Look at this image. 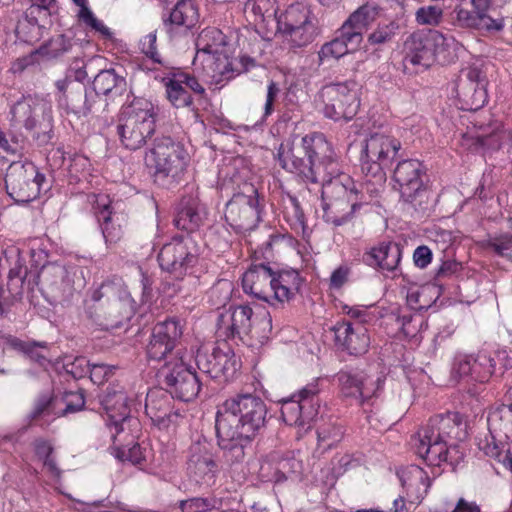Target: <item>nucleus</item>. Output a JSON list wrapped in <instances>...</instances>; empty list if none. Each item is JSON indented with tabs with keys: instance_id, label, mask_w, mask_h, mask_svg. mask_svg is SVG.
Wrapping results in <instances>:
<instances>
[{
	"instance_id": "42",
	"label": "nucleus",
	"mask_w": 512,
	"mask_h": 512,
	"mask_svg": "<svg viewBox=\"0 0 512 512\" xmlns=\"http://www.w3.org/2000/svg\"><path fill=\"white\" fill-rule=\"evenodd\" d=\"M204 217V207L196 200H188L182 202L175 222L178 228L193 231L200 226Z\"/></svg>"
},
{
	"instance_id": "54",
	"label": "nucleus",
	"mask_w": 512,
	"mask_h": 512,
	"mask_svg": "<svg viewBox=\"0 0 512 512\" xmlns=\"http://www.w3.org/2000/svg\"><path fill=\"white\" fill-rule=\"evenodd\" d=\"M153 332L157 334V337H162L165 341L172 342L175 346L176 342L182 335V325L179 320L168 319L161 323H158Z\"/></svg>"
},
{
	"instance_id": "6",
	"label": "nucleus",
	"mask_w": 512,
	"mask_h": 512,
	"mask_svg": "<svg viewBox=\"0 0 512 512\" xmlns=\"http://www.w3.org/2000/svg\"><path fill=\"white\" fill-rule=\"evenodd\" d=\"M275 20L277 33L289 48L305 47L316 35V17L311 8L304 3L291 4L278 14Z\"/></svg>"
},
{
	"instance_id": "30",
	"label": "nucleus",
	"mask_w": 512,
	"mask_h": 512,
	"mask_svg": "<svg viewBox=\"0 0 512 512\" xmlns=\"http://www.w3.org/2000/svg\"><path fill=\"white\" fill-rule=\"evenodd\" d=\"M91 300L99 303L101 308L107 306L109 316H116V313L129 304V297L121 280L102 283L92 291Z\"/></svg>"
},
{
	"instance_id": "10",
	"label": "nucleus",
	"mask_w": 512,
	"mask_h": 512,
	"mask_svg": "<svg viewBox=\"0 0 512 512\" xmlns=\"http://www.w3.org/2000/svg\"><path fill=\"white\" fill-rule=\"evenodd\" d=\"M187 357H171L160 370L170 394L184 402L195 399L200 391V380Z\"/></svg>"
},
{
	"instance_id": "7",
	"label": "nucleus",
	"mask_w": 512,
	"mask_h": 512,
	"mask_svg": "<svg viewBox=\"0 0 512 512\" xmlns=\"http://www.w3.org/2000/svg\"><path fill=\"white\" fill-rule=\"evenodd\" d=\"M400 148V141L390 134L384 131L371 133L362 145V170L371 173L375 183L381 186L385 180L383 169L392 164Z\"/></svg>"
},
{
	"instance_id": "16",
	"label": "nucleus",
	"mask_w": 512,
	"mask_h": 512,
	"mask_svg": "<svg viewBox=\"0 0 512 512\" xmlns=\"http://www.w3.org/2000/svg\"><path fill=\"white\" fill-rule=\"evenodd\" d=\"M493 0H470L472 10L461 6L454 9V24L462 29L497 32L503 29L502 18H493L489 14Z\"/></svg>"
},
{
	"instance_id": "33",
	"label": "nucleus",
	"mask_w": 512,
	"mask_h": 512,
	"mask_svg": "<svg viewBox=\"0 0 512 512\" xmlns=\"http://www.w3.org/2000/svg\"><path fill=\"white\" fill-rule=\"evenodd\" d=\"M401 260V249L396 244H380L372 248L366 254L368 265L381 270L386 276H397L398 266Z\"/></svg>"
},
{
	"instance_id": "64",
	"label": "nucleus",
	"mask_w": 512,
	"mask_h": 512,
	"mask_svg": "<svg viewBox=\"0 0 512 512\" xmlns=\"http://www.w3.org/2000/svg\"><path fill=\"white\" fill-rule=\"evenodd\" d=\"M445 506L449 508L451 512H481L480 505L464 497H460L454 505L449 501H445Z\"/></svg>"
},
{
	"instance_id": "3",
	"label": "nucleus",
	"mask_w": 512,
	"mask_h": 512,
	"mask_svg": "<svg viewBox=\"0 0 512 512\" xmlns=\"http://www.w3.org/2000/svg\"><path fill=\"white\" fill-rule=\"evenodd\" d=\"M266 416V404L259 396L239 394L218 406L215 425H227L244 439L252 440L265 427Z\"/></svg>"
},
{
	"instance_id": "9",
	"label": "nucleus",
	"mask_w": 512,
	"mask_h": 512,
	"mask_svg": "<svg viewBox=\"0 0 512 512\" xmlns=\"http://www.w3.org/2000/svg\"><path fill=\"white\" fill-rule=\"evenodd\" d=\"M319 392V380L316 379L304 386L291 398L283 399L281 401L283 421L290 426L298 427L305 432L308 431L318 415Z\"/></svg>"
},
{
	"instance_id": "25",
	"label": "nucleus",
	"mask_w": 512,
	"mask_h": 512,
	"mask_svg": "<svg viewBox=\"0 0 512 512\" xmlns=\"http://www.w3.org/2000/svg\"><path fill=\"white\" fill-rule=\"evenodd\" d=\"M187 470L197 483L210 484L215 477L217 464L209 451V444L197 441L190 446Z\"/></svg>"
},
{
	"instance_id": "18",
	"label": "nucleus",
	"mask_w": 512,
	"mask_h": 512,
	"mask_svg": "<svg viewBox=\"0 0 512 512\" xmlns=\"http://www.w3.org/2000/svg\"><path fill=\"white\" fill-rule=\"evenodd\" d=\"M10 115L13 126H22L27 130H33L41 121L49 122L51 120V108L45 100L39 97L26 96L11 107Z\"/></svg>"
},
{
	"instance_id": "32",
	"label": "nucleus",
	"mask_w": 512,
	"mask_h": 512,
	"mask_svg": "<svg viewBox=\"0 0 512 512\" xmlns=\"http://www.w3.org/2000/svg\"><path fill=\"white\" fill-rule=\"evenodd\" d=\"M402 487L411 503H419L426 496L430 487L428 474L419 466L411 465L399 473Z\"/></svg>"
},
{
	"instance_id": "62",
	"label": "nucleus",
	"mask_w": 512,
	"mask_h": 512,
	"mask_svg": "<svg viewBox=\"0 0 512 512\" xmlns=\"http://www.w3.org/2000/svg\"><path fill=\"white\" fill-rule=\"evenodd\" d=\"M481 449L487 456L497 459L505 468L512 472V456L508 451H503L495 443H486Z\"/></svg>"
},
{
	"instance_id": "49",
	"label": "nucleus",
	"mask_w": 512,
	"mask_h": 512,
	"mask_svg": "<svg viewBox=\"0 0 512 512\" xmlns=\"http://www.w3.org/2000/svg\"><path fill=\"white\" fill-rule=\"evenodd\" d=\"M124 85V78L118 76L113 69L100 71L93 81L95 92L102 95H108L114 90H121Z\"/></svg>"
},
{
	"instance_id": "44",
	"label": "nucleus",
	"mask_w": 512,
	"mask_h": 512,
	"mask_svg": "<svg viewBox=\"0 0 512 512\" xmlns=\"http://www.w3.org/2000/svg\"><path fill=\"white\" fill-rule=\"evenodd\" d=\"M36 15L37 14L31 15V12L27 11L26 14L18 20L15 33L19 41L34 44L43 36V27L38 24Z\"/></svg>"
},
{
	"instance_id": "58",
	"label": "nucleus",
	"mask_w": 512,
	"mask_h": 512,
	"mask_svg": "<svg viewBox=\"0 0 512 512\" xmlns=\"http://www.w3.org/2000/svg\"><path fill=\"white\" fill-rule=\"evenodd\" d=\"M90 372V379L93 383L101 385L114 375L116 366L106 365L103 363H90L86 362Z\"/></svg>"
},
{
	"instance_id": "34",
	"label": "nucleus",
	"mask_w": 512,
	"mask_h": 512,
	"mask_svg": "<svg viewBox=\"0 0 512 512\" xmlns=\"http://www.w3.org/2000/svg\"><path fill=\"white\" fill-rule=\"evenodd\" d=\"M508 405H500L490 410L487 425L493 439L504 437L512 442V386L506 393Z\"/></svg>"
},
{
	"instance_id": "52",
	"label": "nucleus",
	"mask_w": 512,
	"mask_h": 512,
	"mask_svg": "<svg viewBox=\"0 0 512 512\" xmlns=\"http://www.w3.org/2000/svg\"><path fill=\"white\" fill-rule=\"evenodd\" d=\"M444 16V10L440 5H425L415 12V21L423 26H438Z\"/></svg>"
},
{
	"instance_id": "1",
	"label": "nucleus",
	"mask_w": 512,
	"mask_h": 512,
	"mask_svg": "<svg viewBox=\"0 0 512 512\" xmlns=\"http://www.w3.org/2000/svg\"><path fill=\"white\" fill-rule=\"evenodd\" d=\"M277 160L287 172L305 183H322L323 218L334 226L350 223L367 202L354 180L338 173V163L331 143L322 133L282 142Z\"/></svg>"
},
{
	"instance_id": "48",
	"label": "nucleus",
	"mask_w": 512,
	"mask_h": 512,
	"mask_svg": "<svg viewBox=\"0 0 512 512\" xmlns=\"http://www.w3.org/2000/svg\"><path fill=\"white\" fill-rule=\"evenodd\" d=\"M72 47L71 39L59 34L52 37L47 43L40 46L34 53L45 60L58 58L68 52Z\"/></svg>"
},
{
	"instance_id": "41",
	"label": "nucleus",
	"mask_w": 512,
	"mask_h": 512,
	"mask_svg": "<svg viewBox=\"0 0 512 512\" xmlns=\"http://www.w3.org/2000/svg\"><path fill=\"white\" fill-rule=\"evenodd\" d=\"M212 359L215 360L212 368V378L223 377L225 380H229L235 375L238 369V361L234 352L229 347L214 348V357Z\"/></svg>"
},
{
	"instance_id": "17",
	"label": "nucleus",
	"mask_w": 512,
	"mask_h": 512,
	"mask_svg": "<svg viewBox=\"0 0 512 512\" xmlns=\"http://www.w3.org/2000/svg\"><path fill=\"white\" fill-rule=\"evenodd\" d=\"M429 31L412 33L404 42L403 64L406 70L422 72L434 64V35Z\"/></svg>"
},
{
	"instance_id": "40",
	"label": "nucleus",
	"mask_w": 512,
	"mask_h": 512,
	"mask_svg": "<svg viewBox=\"0 0 512 512\" xmlns=\"http://www.w3.org/2000/svg\"><path fill=\"white\" fill-rule=\"evenodd\" d=\"M169 404L167 395L162 390H150L145 400L146 415L159 428L167 426Z\"/></svg>"
},
{
	"instance_id": "5",
	"label": "nucleus",
	"mask_w": 512,
	"mask_h": 512,
	"mask_svg": "<svg viewBox=\"0 0 512 512\" xmlns=\"http://www.w3.org/2000/svg\"><path fill=\"white\" fill-rule=\"evenodd\" d=\"M122 115L118 125L122 145L129 150L143 147L155 132L156 111L153 103L136 98L124 108Z\"/></svg>"
},
{
	"instance_id": "36",
	"label": "nucleus",
	"mask_w": 512,
	"mask_h": 512,
	"mask_svg": "<svg viewBox=\"0 0 512 512\" xmlns=\"http://www.w3.org/2000/svg\"><path fill=\"white\" fill-rule=\"evenodd\" d=\"M129 429L125 428V432H111L113 446L111 453L121 461H129L133 464H139L144 460L142 449L138 443L135 442L138 438L139 432L135 436L127 437Z\"/></svg>"
},
{
	"instance_id": "11",
	"label": "nucleus",
	"mask_w": 512,
	"mask_h": 512,
	"mask_svg": "<svg viewBox=\"0 0 512 512\" xmlns=\"http://www.w3.org/2000/svg\"><path fill=\"white\" fill-rule=\"evenodd\" d=\"M200 247L191 236L175 237L159 252L158 261L163 270L176 277L186 275L198 262Z\"/></svg>"
},
{
	"instance_id": "56",
	"label": "nucleus",
	"mask_w": 512,
	"mask_h": 512,
	"mask_svg": "<svg viewBox=\"0 0 512 512\" xmlns=\"http://www.w3.org/2000/svg\"><path fill=\"white\" fill-rule=\"evenodd\" d=\"M318 443L324 449L331 448L343 437L342 427L335 424H325L318 428Z\"/></svg>"
},
{
	"instance_id": "57",
	"label": "nucleus",
	"mask_w": 512,
	"mask_h": 512,
	"mask_svg": "<svg viewBox=\"0 0 512 512\" xmlns=\"http://www.w3.org/2000/svg\"><path fill=\"white\" fill-rule=\"evenodd\" d=\"M398 27V24L394 21L379 24L368 36L369 43L372 45H380L391 41L396 35Z\"/></svg>"
},
{
	"instance_id": "35",
	"label": "nucleus",
	"mask_w": 512,
	"mask_h": 512,
	"mask_svg": "<svg viewBox=\"0 0 512 512\" xmlns=\"http://www.w3.org/2000/svg\"><path fill=\"white\" fill-rule=\"evenodd\" d=\"M196 54L193 61L209 60L210 55L227 51L226 36L215 27L203 29L196 38Z\"/></svg>"
},
{
	"instance_id": "23",
	"label": "nucleus",
	"mask_w": 512,
	"mask_h": 512,
	"mask_svg": "<svg viewBox=\"0 0 512 512\" xmlns=\"http://www.w3.org/2000/svg\"><path fill=\"white\" fill-rule=\"evenodd\" d=\"M459 96L467 109L478 110L487 102V80L480 67L472 65L463 71Z\"/></svg>"
},
{
	"instance_id": "24",
	"label": "nucleus",
	"mask_w": 512,
	"mask_h": 512,
	"mask_svg": "<svg viewBox=\"0 0 512 512\" xmlns=\"http://www.w3.org/2000/svg\"><path fill=\"white\" fill-rule=\"evenodd\" d=\"M199 22V11L193 0H181L164 21L166 33L171 40L187 36Z\"/></svg>"
},
{
	"instance_id": "46",
	"label": "nucleus",
	"mask_w": 512,
	"mask_h": 512,
	"mask_svg": "<svg viewBox=\"0 0 512 512\" xmlns=\"http://www.w3.org/2000/svg\"><path fill=\"white\" fill-rule=\"evenodd\" d=\"M53 158L62 159V165L68 171L71 179L75 181H80L81 177L85 175L90 166V162L87 157L80 154H74L66 158L64 151L61 149H56L53 152Z\"/></svg>"
},
{
	"instance_id": "39",
	"label": "nucleus",
	"mask_w": 512,
	"mask_h": 512,
	"mask_svg": "<svg viewBox=\"0 0 512 512\" xmlns=\"http://www.w3.org/2000/svg\"><path fill=\"white\" fill-rule=\"evenodd\" d=\"M441 295V289L435 284H413L406 291L407 305L413 310L428 309Z\"/></svg>"
},
{
	"instance_id": "47",
	"label": "nucleus",
	"mask_w": 512,
	"mask_h": 512,
	"mask_svg": "<svg viewBox=\"0 0 512 512\" xmlns=\"http://www.w3.org/2000/svg\"><path fill=\"white\" fill-rule=\"evenodd\" d=\"M165 87L167 98L174 107L183 108L192 104L193 100L190 92L185 88L176 74L167 79Z\"/></svg>"
},
{
	"instance_id": "4",
	"label": "nucleus",
	"mask_w": 512,
	"mask_h": 512,
	"mask_svg": "<svg viewBox=\"0 0 512 512\" xmlns=\"http://www.w3.org/2000/svg\"><path fill=\"white\" fill-rule=\"evenodd\" d=\"M144 159L154 182L170 188L183 179L190 155L182 143L170 137H161L155 139Z\"/></svg>"
},
{
	"instance_id": "28",
	"label": "nucleus",
	"mask_w": 512,
	"mask_h": 512,
	"mask_svg": "<svg viewBox=\"0 0 512 512\" xmlns=\"http://www.w3.org/2000/svg\"><path fill=\"white\" fill-rule=\"evenodd\" d=\"M93 197V207L98 221L101 223L106 243L117 242L122 236V230L119 224L115 225L120 220V215L115 211L116 207L106 194L94 195Z\"/></svg>"
},
{
	"instance_id": "21",
	"label": "nucleus",
	"mask_w": 512,
	"mask_h": 512,
	"mask_svg": "<svg viewBox=\"0 0 512 512\" xmlns=\"http://www.w3.org/2000/svg\"><path fill=\"white\" fill-rule=\"evenodd\" d=\"M303 284V278L295 269H283L273 272L268 304L283 308L296 298Z\"/></svg>"
},
{
	"instance_id": "12",
	"label": "nucleus",
	"mask_w": 512,
	"mask_h": 512,
	"mask_svg": "<svg viewBox=\"0 0 512 512\" xmlns=\"http://www.w3.org/2000/svg\"><path fill=\"white\" fill-rule=\"evenodd\" d=\"M44 179L33 163H13L6 174L5 184L11 198L27 203L38 197Z\"/></svg>"
},
{
	"instance_id": "63",
	"label": "nucleus",
	"mask_w": 512,
	"mask_h": 512,
	"mask_svg": "<svg viewBox=\"0 0 512 512\" xmlns=\"http://www.w3.org/2000/svg\"><path fill=\"white\" fill-rule=\"evenodd\" d=\"M214 357V349L211 353L205 351L204 349H199L197 351V354L195 356V362L198 367V369L208 374L212 378V368L215 364V360L212 359Z\"/></svg>"
},
{
	"instance_id": "19",
	"label": "nucleus",
	"mask_w": 512,
	"mask_h": 512,
	"mask_svg": "<svg viewBox=\"0 0 512 512\" xmlns=\"http://www.w3.org/2000/svg\"><path fill=\"white\" fill-rule=\"evenodd\" d=\"M423 173V165L418 160H404L397 164L393 179L403 201L412 203L423 192Z\"/></svg>"
},
{
	"instance_id": "61",
	"label": "nucleus",
	"mask_w": 512,
	"mask_h": 512,
	"mask_svg": "<svg viewBox=\"0 0 512 512\" xmlns=\"http://www.w3.org/2000/svg\"><path fill=\"white\" fill-rule=\"evenodd\" d=\"M15 346H19L25 353H27L32 359L44 365L48 361V352L46 346L40 343H14Z\"/></svg>"
},
{
	"instance_id": "22",
	"label": "nucleus",
	"mask_w": 512,
	"mask_h": 512,
	"mask_svg": "<svg viewBox=\"0 0 512 512\" xmlns=\"http://www.w3.org/2000/svg\"><path fill=\"white\" fill-rule=\"evenodd\" d=\"M337 380L343 396L361 402L375 395L382 383L380 377L373 378L363 371H341L337 375Z\"/></svg>"
},
{
	"instance_id": "15",
	"label": "nucleus",
	"mask_w": 512,
	"mask_h": 512,
	"mask_svg": "<svg viewBox=\"0 0 512 512\" xmlns=\"http://www.w3.org/2000/svg\"><path fill=\"white\" fill-rule=\"evenodd\" d=\"M218 445L222 450L223 463L229 468L230 473H236V481L240 484L247 475V468L244 466L245 443L250 440L244 439L243 435L232 431L227 425L220 427L215 425Z\"/></svg>"
},
{
	"instance_id": "29",
	"label": "nucleus",
	"mask_w": 512,
	"mask_h": 512,
	"mask_svg": "<svg viewBox=\"0 0 512 512\" xmlns=\"http://www.w3.org/2000/svg\"><path fill=\"white\" fill-rule=\"evenodd\" d=\"M252 315V308L247 305H240L221 313L217 322V333L224 338H234L241 333H248Z\"/></svg>"
},
{
	"instance_id": "2",
	"label": "nucleus",
	"mask_w": 512,
	"mask_h": 512,
	"mask_svg": "<svg viewBox=\"0 0 512 512\" xmlns=\"http://www.w3.org/2000/svg\"><path fill=\"white\" fill-rule=\"evenodd\" d=\"M467 437L466 423L457 412L433 416L412 438L416 454L429 466L457 465L464 457L458 442Z\"/></svg>"
},
{
	"instance_id": "55",
	"label": "nucleus",
	"mask_w": 512,
	"mask_h": 512,
	"mask_svg": "<svg viewBox=\"0 0 512 512\" xmlns=\"http://www.w3.org/2000/svg\"><path fill=\"white\" fill-rule=\"evenodd\" d=\"M35 454L39 460L43 461L44 466L49 472L56 477L60 476V470L58 469L56 462L51 457L53 447L45 440L39 439L34 442Z\"/></svg>"
},
{
	"instance_id": "31",
	"label": "nucleus",
	"mask_w": 512,
	"mask_h": 512,
	"mask_svg": "<svg viewBox=\"0 0 512 512\" xmlns=\"http://www.w3.org/2000/svg\"><path fill=\"white\" fill-rule=\"evenodd\" d=\"M272 277L273 271L269 266L265 264L253 265L243 274V291L268 303Z\"/></svg>"
},
{
	"instance_id": "43",
	"label": "nucleus",
	"mask_w": 512,
	"mask_h": 512,
	"mask_svg": "<svg viewBox=\"0 0 512 512\" xmlns=\"http://www.w3.org/2000/svg\"><path fill=\"white\" fill-rule=\"evenodd\" d=\"M359 45L360 44L350 43L346 35V31H343V29L340 28L339 36H337L332 41L325 43L321 47L318 56L321 62L330 59H339L347 53L355 51Z\"/></svg>"
},
{
	"instance_id": "14",
	"label": "nucleus",
	"mask_w": 512,
	"mask_h": 512,
	"mask_svg": "<svg viewBox=\"0 0 512 512\" xmlns=\"http://www.w3.org/2000/svg\"><path fill=\"white\" fill-rule=\"evenodd\" d=\"M249 190V194H235L226 204L224 212L226 222L239 231L252 230L260 221L257 190L253 186Z\"/></svg>"
},
{
	"instance_id": "53",
	"label": "nucleus",
	"mask_w": 512,
	"mask_h": 512,
	"mask_svg": "<svg viewBox=\"0 0 512 512\" xmlns=\"http://www.w3.org/2000/svg\"><path fill=\"white\" fill-rule=\"evenodd\" d=\"M76 15L80 22L89 27L91 30L99 33L103 38H112L113 33L111 30L101 20L95 17L89 5L81 10H77Z\"/></svg>"
},
{
	"instance_id": "51",
	"label": "nucleus",
	"mask_w": 512,
	"mask_h": 512,
	"mask_svg": "<svg viewBox=\"0 0 512 512\" xmlns=\"http://www.w3.org/2000/svg\"><path fill=\"white\" fill-rule=\"evenodd\" d=\"M343 313L352 319V323H360L361 325H371L375 323L381 316L380 312L374 305H344Z\"/></svg>"
},
{
	"instance_id": "45",
	"label": "nucleus",
	"mask_w": 512,
	"mask_h": 512,
	"mask_svg": "<svg viewBox=\"0 0 512 512\" xmlns=\"http://www.w3.org/2000/svg\"><path fill=\"white\" fill-rule=\"evenodd\" d=\"M244 12L255 24L276 19L275 0H247Z\"/></svg>"
},
{
	"instance_id": "27",
	"label": "nucleus",
	"mask_w": 512,
	"mask_h": 512,
	"mask_svg": "<svg viewBox=\"0 0 512 512\" xmlns=\"http://www.w3.org/2000/svg\"><path fill=\"white\" fill-rule=\"evenodd\" d=\"M193 65L201 66L207 81L215 88H221L236 75L240 70L234 67L232 59L229 57L228 51L217 55H210L209 60H196Z\"/></svg>"
},
{
	"instance_id": "50",
	"label": "nucleus",
	"mask_w": 512,
	"mask_h": 512,
	"mask_svg": "<svg viewBox=\"0 0 512 512\" xmlns=\"http://www.w3.org/2000/svg\"><path fill=\"white\" fill-rule=\"evenodd\" d=\"M174 348L172 342L165 341L162 337L158 338L157 334L153 332L147 346V355L151 360H165V362L174 356H188V354H182L180 351L172 353Z\"/></svg>"
},
{
	"instance_id": "8",
	"label": "nucleus",
	"mask_w": 512,
	"mask_h": 512,
	"mask_svg": "<svg viewBox=\"0 0 512 512\" xmlns=\"http://www.w3.org/2000/svg\"><path fill=\"white\" fill-rule=\"evenodd\" d=\"M319 96L325 117L334 121L351 120L360 106L359 87L353 80L325 85Z\"/></svg>"
},
{
	"instance_id": "37",
	"label": "nucleus",
	"mask_w": 512,
	"mask_h": 512,
	"mask_svg": "<svg viewBox=\"0 0 512 512\" xmlns=\"http://www.w3.org/2000/svg\"><path fill=\"white\" fill-rule=\"evenodd\" d=\"M376 10L368 5H363L354 11L342 24L350 43L361 44L363 32L375 20Z\"/></svg>"
},
{
	"instance_id": "60",
	"label": "nucleus",
	"mask_w": 512,
	"mask_h": 512,
	"mask_svg": "<svg viewBox=\"0 0 512 512\" xmlns=\"http://www.w3.org/2000/svg\"><path fill=\"white\" fill-rule=\"evenodd\" d=\"M156 41V31H152L140 39L139 48L142 53L155 63H161L160 56L156 48Z\"/></svg>"
},
{
	"instance_id": "20",
	"label": "nucleus",
	"mask_w": 512,
	"mask_h": 512,
	"mask_svg": "<svg viewBox=\"0 0 512 512\" xmlns=\"http://www.w3.org/2000/svg\"><path fill=\"white\" fill-rule=\"evenodd\" d=\"M336 346L352 355L367 352L370 346V336L367 326L346 320L338 321L332 328Z\"/></svg>"
},
{
	"instance_id": "13",
	"label": "nucleus",
	"mask_w": 512,
	"mask_h": 512,
	"mask_svg": "<svg viewBox=\"0 0 512 512\" xmlns=\"http://www.w3.org/2000/svg\"><path fill=\"white\" fill-rule=\"evenodd\" d=\"M100 403L106 412V424L111 432H125L129 429L127 437L135 436L140 432V422L130 416L128 397L121 387H110L102 396Z\"/></svg>"
},
{
	"instance_id": "26",
	"label": "nucleus",
	"mask_w": 512,
	"mask_h": 512,
	"mask_svg": "<svg viewBox=\"0 0 512 512\" xmlns=\"http://www.w3.org/2000/svg\"><path fill=\"white\" fill-rule=\"evenodd\" d=\"M495 359L486 352L478 354L477 358L471 355L459 354L455 357L452 372L459 378L471 377L478 382H486L495 372Z\"/></svg>"
},
{
	"instance_id": "59",
	"label": "nucleus",
	"mask_w": 512,
	"mask_h": 512,
	"mask_svg": "<svg viewBox=\"0 0 512 512\" xmlns=\"http://www.w3.org/2000/svg\"><path fill=\"white\" fill-rule=\"evenodd\" d=\"M216 501L208 498L195 497L180 502L182 512H207L214 508Z\"/></svg>"
},
{
	"instance_id": "38",
	"label": "nucleus",
	"mask_w": 512,
	"mask_h": 512,
	"mask_svg": "<svg viewBox=\"0 0 512 512\" xmlns=\"http://www.w3.org/2000/svg\"><path fill=\"white\" fill-rule=\"evenodd\" d=\"M434 35V63L446 65L454 62L464 50L463 45L453 36H446L437 30L432 32Z\"/></svg>"
}]
</instances>
